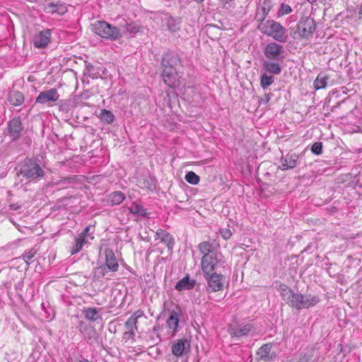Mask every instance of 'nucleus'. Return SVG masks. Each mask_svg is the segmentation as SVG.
Masks as SVG:
<instances>
[{
	"instance_id": "nucleus-30",
	"label": "nucleus",
	"mask_w": 362,
	"mask_h": 362,
	"mask_svg": "<svg viewBox=\"0 0 362 362\" xmlns=\"http://www.w3.org/2000/svg\"><path fill=\"white\" fill-rule=\"evenodd\" d=\"M329 78L328 76L319 74L313 83L315 90L325 88L327 85V81Z\"/></svg>"
},
{
	"instance_id": "nucleus-42",
	"label": "nucleus",
	"mask_w": 362,
	"mask_h": 362,
	"mask_svg": "<svg viewBox=\"0 0 362 362\" xmlns=\"http://www.w3.org/2000/svg\"><path fill=\"white\" fill-rule=\"evenodd\" d=\"M220 234L225 240H228L232 236V232L228 228H223L220 230Z\"/></svg>"
},
{
	"instance_id": "nucleus-7",
	"label": "nucleus",
	"mask_w": 362,
	"mask_h": 362,
	"mask_svg": "<svg viewBox=\"0 0 362 362\" xmlns=\"http://www.w3.org/2000/svg\"><path fill=\"white\" fill-rule=\"evenodd\" d=\"M299 36L303 39H308L313 36L316 29V23L313 18L303 16L297 24Z\"/></svg>"
},
{
	"instance_id": "nucleus-15",
	"label": "nucleus",
	"mask_w": 362,
	"mask_h": 362,
	"mask_svg": "<svg viewBox=\"0 0 362 362\" xmlns=\"http://www.w3.org/2000/svg\"><path fill=\"white\" fill-rule=\"evenodd\" d=\"M21 118L20 117L13 118L8 124V133L13 140L20 137L23 129Z\"/></svg>"
},
{
	"instance_id": "nucleus-41",
	"label": "nucleus",
	"mask_w": 362,
	"mask_h": 362,
	"mask_svg": "<svg viewBox=\"0 0 362 362\" xmlns=\"http://www.w3.org/2000/svg\"><path fill=\"white\" fill-rule=\"evenodd\" d=\"M35 251H29L26 254H24V262L27 264H30L32 263H34L35 260L33 259V257H35Z\"/></svg>"
},
{
	"instance_id": "nucleus-53",
	"label": "nucleus",
	"mask_w": 362,
	"mask_h": 362,
	"mask_svg": "<svg viewBox=\"0 0 362 362\" xmlns=\"http://www.w3.org/2000/svg\"><path fill=\"white\" fill-rule=\"evenodd\" d=\"M18 173H23V169L21 168H19Z\"/></svg>"
},
{
	"instance_id": "nucleus-55",
	"label": "nucleus",
	"mask_w": 362,
	"mask_h": 362,
	"mask_svg": "<svg viewBox=\"0 0 362 362\" xmlns=\"http://www.w3.org/2000/svg\"><path fill=\"white\" fill-rule=\"evenodd\" d=\"M71 179L72 178L68 177V178H65L64 180H69V182H70V180H71Z\"/></svg>"
},
{
	"instance_id": "nucleus-54",
	"label": "nucleus",
	"mask_w": 362,
	"mask_h": 362,
	"mask_svg": "<svg viewBox=\"0 0 362 362\" xmlns=\"http://www.w3.org/2000/svg\"><path fill=\"white\" fill-rule=\"evenodd\" d=\"M194 1H197V3H201L204 1V0H194Z\"/></svg>"
},
{
	"instance_id": "nucleus-8",
	"label": "nucleus",
	"mask_w": 362,
	"mask_h": 362,
	"mask_svg": "<svg viewBox=\"0 0 362 362\" xmlns=\"http://www.w3.org/2000/svg\"><path fill=\"white\" fill-rule=\"evenodd\" d=\"M77 328L88 344L93 345L95 343H99L100 336L93 326L83 321H80Z\"/></svg>"
},
{
	"instance_id": "nucleus-11",
	"label": "nucleus",
	"mask_w": 362,
	"mask_h": 362,
	"mask_svg": "<svg viewBox=\"0 0 362 362\" xmlns=\"http://www.w3.org/2000/svg\"><path fill=\"white\" fill-rule=\"evenodd\" d=\"M272 345L269 343L263 344L257 351L258 362H271L276 357V353L272 351Z\"/></svg>"
},
{
	"instance_id": "nucleus-52",
	"label": "nucleus",
	"mask_w": 362,
	"mask_h": 362,
	"mask_svg": "<svg viewBox=\"0 0 362 362\" xmlns=\"http://www.w3.org/2000/svg\"><path fill=\"white\" fill-rule=\"evenodd\" d=\"M28 80L29 81H33V77L31 76H30L28 78Z\"/></svg>"
},
{
	"instance_id": "nucleus-37",
	"label": "nucleus",
	"mask_w": 362,
	"mask_h": 362,
	"mask_svg": "<svg viewBox=\"0 0 362 362\" xmlns=\"http://www.w3.org/2000/svg\"><path fill=\"white\" fill-rule=\"evenodd\" d=\"M185 180L191 185H197L199 182L200 178L193 171H189L186 173L185 177Z\"/></svg>"
},
{
	"instance_id": "nucleus-35",
	"label": "nucleus",
	"mask_w": 362,
	"mask_h": 362,
	"mask_svg": "<svg viewBox=\"0 0 362 362\" xmlns=\"http://www.w3.org/2000/svg\"><path fill=\"white\" fill-rule=\"evenodd\" d=\"M274 81V76L268 75L266 72L262 74L260 76V86L264 89L271 86Z\"/></svg>"
},
{
	"instance_id": "nucleus-47",
	"label": "nucleus",
	"mask_w": 362,
	"mask_h": 362,
	"mask_svg": "<svg viewBox=\"0 0 362 362\" xmlns=\"http://www.w3.org/2000/svg\"><path fill=\"white\" fill-rule=\"evenodd\" d=\"M35 295V291L33 287L28 288L26 291V296L28 298H30V300L33 299V296Z\"/></svg>"
},
{
	"instance_id": "nucleus-14",
	"label": "nucleus",
	"mask_w": 362,
	"mask_h": 362,
	"mask_svg": "<svg viewBox=\"0 0 362 362\" xmlns=\"http://www.w3.org/2000/svg\"><path fill=\"white\" fill-rule=\"evenodd\" d=\"M156 239L166 245L168 251L172 252L175 245V239L170 233L159 228L156 233Z\"/></svg>"
},
{
	"instance_id": "nucleus-40",
	"label": "nucleus",
	"mask_w": 362,
	"mask_h": 362,
	"mask_svg": "<svg viewBox=\"0 0 362 362\" xmlns=\"http://www.w3.org/2000/svg\"><path fill=\"white\" fill-rule=\"evenodd\" d=\"M291 11H292V8L289 5L285 4H281L280 6V8L278 11V16H282L286 14H288V13H291Z\"/></svg>"
},
{
	"instance_id": "nucleus-18",
	"label": "nucleus",
	"mask_w": 362,
	"mask_h": 362,
	"mask_svg": "<svg viewBox=\"0 0 362 362\" xmlns=\"http://www.w3.org/2000/svg\"><path fill=\"white\" fill-rule=\"evenodd\" d=\"M299 156L296 153L287 154L281 159V165L279 167L282 170H287L294 168L298 163Z\"/></svg>"
},
{
	"instance_id": "nucleus-1",
	"label": "nucleus",
	"mask_w": 362,
	"mask_h": 362,
	"mask_svg": "<svg viewBox=\"0 0 362 362\" xmlns=\"http://www.w3.org/2000/svg\"><path fill=\"white\" fill-rule=\"evenodd\" d=\"M199 250L202 254L201 268L203 276L206 281L207 292L222 291L224 287V276L215 272L218 263L221 261V254L216 250L214 244L209 241H202L198 245Z\"/></svg>"
},
{
	"instance_id": "nucleus-27",
	"label": "nucleus",
	"mask_w": 362,
	"mask_h": 362,
	"mask_svg": "<svg viewBox=\"0 0 362 362\" xmlns=\"http://www.w3.org/2000/svg\"><path fill=\"white\" fill-rule=\"evenodd\" d=\"M315 355V349L308 348L300 353L299 358L297 362H313Z\"/></svg>"
},
{
	"instance_id": "nucleus-31",
	"label": "nucleus",
	"mask_w": 362,
	"mask_h": 362,
	"mask_svg": "<svg viewBox=\"0 0 362 362\" xmlns=\"http://www.w3.org/2000/svg\"><path fill=\"white\" fill-rule=\"evenodd\" d=\"M83 314L87 320L90 321H95L99 317L98 310L96 308H84Z\"/></svg>"
},
{
	"instance_id": "nucleus-29",
	"label": "nucleus",
	"mask_w": 362,
	"mask_h": 362,
	"mask_svg": "<svg viewBox=\"0 0 362 362\" xmlns=\"http://www.w3.org/2000/svg\"><path fill=\"white\" fill-rule=\"evenodd\" d=\"M179 323L178 314L176 311L170 312V316L167 320V326L170 329H173L174 332L177 331Z\"/></svg>"
},
{
	"instance_id": "nucleus-23",
	"label": "nucleus",
	"mask_w": 362,
	"mask_h": 362,
	"mask_svg": "<svg viewBox=\"0 0 362 362\" xmlns=\"http://www.w3.org/2000/svg\"><path fill=\"white\" fill-rule=\"evenodd\" d=\"M195 284L196 281L194 279H190L189 275L187 274L176 283L175 288L178 291L191 290L194 288Z\"/></svg>"
},
{
	"instance_id": "nucleus-20",
	"label": "nucleus",
	"mask_w": 362,
	"mask_h": 362,
	"mask_svg": "<svg viewBox=\"0 0 362 362\" xmlns=\"http://www.w3.org/2000/svg\"><path fill=\"white\" fill-rule=\"evenodd\" d=\"M189 346L187 339H180L175 341L171 346V351L174 356L178 357L183 355L185 349Z\"/></svg>"
},
{
	"instance_id": "nucleus-21",
	"label": "nucleus",
	"mask_w": 362,
	"mask_h": 362,
	"mask_svg": "<svg viewBox=\"0 0 362 362\" xmlns=\"http://www.w3.org/2000/svg\"><path fill=\"white\" fill-rule=\"evenodd\" d=\"M144 315L142 310H138L133 313L129 319L126 321L124 326L127 330L136 332L138 329V319Z\"/></svg>"
},
{
	"instance_id": "nucleus-50",
	"label": "nucleus",
	"mask_w": 362,
	"mask_h": 362,
	"mask_svg": "<svg viewBox=\"0 0 362 362\" xmlns=\"http://www.w3.org/2000/svg\"><path fill=\"white\" fill-rule=\"evenodd\" d=\"M358 15H359L360 18H362V3L361 4L360 8H359Z\"/></svg>"
},
{
	"instance_id": "nucleus-38",
	"label": "nucleus",
	"mask_w": 362,
	"mask_h": 362,
	"mask_svg": "<svg viewBox=\"0 0 362 362\" xmlns=\"http://www.w3.org/2000/svg\"><path fill=\"white\" fill-rule=\"evenodd\" d=\"M311 152L317 156L322 153V143L321 141L315 142L310 148Z\"/></svg>"
},
{
	"instance_id": "nucleus-25",
	"label": "nucleus",
	"mask_w": 362,
	"mask_h": 362,
	"mask_svg": "<svg viewBox=\"0 0 362 362\" xmlns=\"http://www.w3.org/2000/svg\"><path fill=\"white\" fill-rule=\"evenodd\" d=\"M17 85V83L13 85V89L10 91L8 97V101L15 106L21 105L23 103V94L15 89Z\"/></svg>"
},
{
	"instance_id": "nucleus-4",
	"label": "nucleus",
	"mask_w": 362,
	"mask_h": 362,
	"mask_svg": "<svg viewBox=\"0 0 362 362\" xmlns=\"http://www.w3.org/2000/svg\"><path fill=\"white\" fill-rule=\"evenodd\" d=\"M41 160L36 156L24 160V178L29 182H37L43 178L45 172Z\"/></svg>"
},
{
	"instance_id": "nucleus-22",
	"label": "nucleus",
	"mask_w": 362,
	"mask_h": 362,
	"mask_svg": "<svg viewBox=\"0 0 362 362\" xmlns=\"http://www.w3.org/2000/svg\"><path fill=\"white\" fill-rule=\"evenodd\" d=\"M138 185L142 189L153 191L156 189V180L148 173L143 174L138 180Z\"/></svg>"
},
{
	"instance_id": "nucleus-3",
	"label": "nucleus",
	"mask_w": 362,
	"mask_h": 362,
	"mask_svg": "<svg viewBox=\"0 0 362 362\" xmlns=\"http://www.w3.org/2000/svg\"><path fill=\"white\" fill-rule=\"evenodd\" d=\"M277 289L283 300L291 307L297 310L313 307L320 301V298L317 296H313L311 294L303 295L298 293H296L293 290L284 284H280Z\"/></svg>"
},
{
	"instance_id": "nucleus-10",
	"label": "nucleus",
	"mask_w": 362,
	"mask_h": 362,
	"mask_svg": "<svg viewBox=\"0 0 362 362\" xmlns=\"http://www.w3.org/2000/svg\"><path fill=\"white\" fill-rule=\"evenodd\" d=\"M51 31L49 29L40 31L35 35L33 38V44L35 47L43 49L46 47L51 41Z\"/></svg>"
},
{
	"instance_id": "nucleus-24",
	"label": "nucleus",
	"mask_w": 362,
	"mask_h": 362,
	"mask_svg": "<svg viewBox=\"0 0 362 362\" xmlns=\"http://www.w3.org/2000/svg\"><path fill=\"white\" fill-rule=\"evenodd\" d=\"M180 21L179 18L167 16L163 20V25L166 27L170 33H175L180 30Z\"/></svg>"
},
{
	"instance_id": "nucleus-9",
	"label": "nucleus",
	"mask_w": 362,
	"mask_h": 362,
	"mask_svg": "<svg viewBox=\"0 0 362 362\" xmlns=\"http://www.w3.org/2000/svg\"><path fill=\"white\" fill-rule=\"evenodd\" d=\"M284 52V47L281 45L272 42L268 43L263 51L266 60L279 61L284 57L282 54Z\"/></svg>"
},
{
	"instance_id": "nucleus-39",
	"label": "nucleus",
	"mask_w": 362,
	"mask_h": 362,
	"mask_svg": "<svg viewBox=\"0 0 362 362\" xmlns=\"http://www.w3.org/2000/svg\"><path fill=\"white\" fill-rule=\"evenodd\" d=\"M139 31V27L132 23H126L124 27V32L125 33L133 34Z\"/></svg>"
},
{
	"instance_id": "nucleus-34",
	"label": "nucleus",
	"mask_w": 362,
	"mask_h": 362,
	"mask_svg": "<svg viewBox=\"0 0 362 362\" xmlns=\"http://www.w3.org/2000/svg\"><path fill=\"white\" fill-rule=\"evenodd\" d=\"M100 118L103 122L111 124L115 120V115L110 110L104 109L100 113Z\"/></svg>"
},
{
	"instance_id": "nucleus-48",
	"label": "nucleus",
	"mask_w": 362,
	"mask_h": 362,
	"mask_svg": "<svg viewBox=\"0 0 362 362\" xmlns=\"http://www.w3.org/2000/svg\"><path fill=\"white\" fill-rule=\"evenodd\" d=\"M23 141H24V144L30 145L32 142V139L30 136H24Z\"/></svg>"
},
{
	"instance_id": "nucleus-13",
	"label": "nucleus",
	"mask_w": 362,
	"mask_h": 362,
	"mask_svg": "<svg viewBox=\"0 0 362 362\" xmlns=\"http://www.w3.org/2000/svg\"><path fill=\"white\" fill-rule=\"evenodd\" d=\"M252 327V325L249 323L230 325L228 327V332L233 337H240L246 336Z\"/></svg>"
},
{
	"instance_id": "nucleus-12",
	"label": "nucleus",
	"mask_w": 362,
	"mask_h": 362,
	"mask_svg": "<svg viewBox=\"0 0 362 362\" xmlns=\"http://www.w3.org/2000/svg\"><path fill=\"white\" fill-rule=\"evenodd\" d=\"M59 98V95L56 88H50L40 93L35 100V103L40 104H47L51 102H56Z\"/></svg>"
},
{
	"instance_id": "nucleus-28",
	"label": "nucleus",
	"mask_w": 362,
	"mask_h": 362,
	"mask_svg": "<svg viewBox=\"0 0 362 362\" xmlns=\"http://www.w3.org/2000/svg\"><path fill=\"white\" fill-rule=\"evenodd\" d=\"M130 213L137 216L148 217V214L142 204H134L129 207Z\"/></svg>"
},
{
	"instance_id": "nucleus-26",
	"label": "nucleus",
	"mask_w": 362,
	"mask_h": 362,
	"mask_svg": "<svg viewBox=\"0 0 362 362\" xmlns=\"http://www.w3.org/2000/svg\"><path fill=\"white\" fill-rule=\"evenodd\" d=\"M125 199V195L121 191H116L112 192L109 195L108 202L111 206L119 205Z\"/></svg>"
},
{
	"instance_id": "nucleus-36",
	"label": "nucleus",
	"mask_w": 362,
	"mask_h": 362,
	"mask_svg": "<svg viewBox=\"0 0 362 362\" xmlns=\"http://www.w3.org/2000/svg\"><path fill=\"white\" fill-rule=\"evenodd\" d=\"M272 7V1L270 0H264L262 2V5L260 8V11L262 12V16L259 20L261 22L266 21L265 18L269 14L271 8Z\"/></svg>"
},
{
	"instance_id": "nucleus-2",
	"label": "nucleus",
	"mask_w": 362,
	"mask_h": 362,
	"mask_svg": "<svg viewBox=\"0 0 362 362\" xmlns=\"http://www.w3.org/2000/svg\"><path fill=\"white\" fill-rule=\"evenodd\" d=\"M161 64L164 83L170 88L178 87L183 80L184 69L180 56L173 52H166L163 55Z\"/></svg>"
},
{
	"instance_id": "nucleus-6",
	"label": "nucleus",
	"mask_w": 362,
	"mask_h": 362,
	"mask_svg": "<svg viewBox=\"0 0 362 362\" xmlns=\"http://www.w3.org/2000/svg\"><path fill=\"white\" fill-rule=\"evenodd\" d=\"M91 30L100 37L111 40H116L122 37L121 31L118 28L103 21H98L93 23Z\"/></svg>"
},
{
	"instance_id": "nucleus-44",
	"label": "nucleus",
	"mask_w": 362,
	"mask_h": 362,
	"mask_svg": "<svg viewBox=\"0 0 362 362\" xmlns=\"http://www.w3.org/2000/svg\"><path fill=\"white\" fill-rule=\"evenodd\" d=\"M273 94L272 93H266L261 98L260 103L263 104L267 103L270 99L272 98V96Z\"/></svg>"
},
{
	"instance_id": "nucleus-43",
	"label": "nucleus",
	"mask_w": 362,
	"mask_h": 362,
	"mask_svg": "<svg viewBox=\"0 0 362 362\" xmlns=\"http://www.w3.org/2000/svg\"><path fill=\"white\" fill-rule=\"evenodd\" d=\"M86 69L88 70V73L90 76H91L93 78H97V74L98 73V72L97 73H94V71H95L94 66H93L90 64H88V65H86Z\"/></svg>"
},
{
	"instance_id": "nucleus-51",
	"label": "nucleus",
	"mask_w": 362,
	"mask_h": 362,
	"mask_svg": "<svg viewBox=\"0 0 362 362\" xmlns=\"http://www.w3.org/2000/svg\"><path fill=\"white\" fill-rule=\"evenodd\" d=\"M13 224L16 225V228L18 229V230L21 231V228H20L21 226L19 224H16L15 222H13Z\"/></svg>"
},
{
	"instance_id": "nucleus-16",
	"label": "nucleus",
	"mask_w": 362,
	"mask_h": 362,
	"mask_svg": "<svg viewBox=\"0 0 362 362\" xmlns=\"http://www.w3.org/2000/svg\"><path fill=\"white\" fill-rule=\"evenodd\" d=\"M262 69L266 73L273 75H279L282 71V66L279 61L264 60Z\"/></svg>"
},
{
	"instance_id": "nucleus-5",
	"label": "nucleus",
	"mask_w": 362,
	"mask_h": 362,
	"mask_svg": "<svg viewBox=\"0 0 362 362\" xmlns=\"http://www.w3.org/2000/svg\"><path fill=\"white\" fill-rule=\"evenodd\" d=\"M258 29L264 34L273 37L280 42H285L287 40L285 28L280 23L273 20H267L260 23Z\"/></svg>"
},
{
	"instance_id": "nucleus-33",
	"label": "nucleus",
	"mask_w": 362,
	"mask_h": 362,
	"mask_svg": "<svg viewBox=\"0 0 362 362\" xmlns=\"http://www.w3.org/2000/svg\"><path fill=\"white\" fill-rule=\"evenodd\" d=\"M87 242L88 241L86 239L82 238L78 236L75 239L74 245H73V247L71 249V255H75V254L78 253V252H80L82 250L83 246L85 244H86Z\"/></svg>"
},
{
	"instance_id": "nucleus-32",
	"label": "nucleus",
	"mask_w": 362,
	"mask_h": 362,
	"mask_svg": "<svg viewBox=\"0 0 362 362\" xmlns=\"http://www.w3.org/2000/svg\"><path fill=\"white\" fill-rule=\"evenodd\" d=\"M108 269L104 265L96 267L93 272V280L100 281L107 274Z\"/></svg>"
},
{
	"instance_id": "nucleus-19",
	"label": "nucleus",
	"mask_w": 362,
	"mask_h": 362,
	"mask_svg": "<svg viewBox=\"0 0 362 362\" xmlns=\"http://www.w3.org/2000/svg\"><path fill=\"white\" fill-rule=\"evenodd\" d=\"M45 9L48 13L52 14L56 13L59 16H63L68 11L66 4L61 3L60 1L49 3L45 6Z\"/></svg>"
},
{
	"instance_id": "nucleus-45",
	"label": "nucleus",
	"mask_w": 362,
	"mask_h": 362,
	"mask_svg": "<svg viewBox=\"0 0 362 362\" xmlns=\"http://www.w3.org/2000/svg\"><path fill=\"white\" fill-rule=\"evenodd\" d=\"M135 332L127 330L123 335V338L125 339H134Z\"/></svg>"
},
{
	"instance_id": "nucleus-46",
	"label": "nucleus",
	"mask_w": 362,
	"mask_h": 362,
	"mask_svg": "<svg viewBox=\"0 0 362 362\" xmlns=\"http://www.w3.org/2000/svg\"><path fill=\"white\" fill-rule=\"evenodd\" d=\"M90 228L91 226H87L78 235L79 237L82 238H85L86 239L88 235V233L90 230Z\"/></svg>"
},
{
	"instance_id": "nucleus-17",
	"label": "nucleus",
	"mask_w": 362,
	"mask_h": 362,
	"mask_svg": "<svg viewBox=\"0 0 362 362\" xmlns=\"http://www.w3.org/2000/svg\"><path fill=\"white\" fill-rule=\"evenodd\" d=\"M105 264H104L109 271L115 272L118 270L119 264L115 253L111 249H106L105 250Z\"/></svg>"
},
{
	"instance_id": "nucleus-49",
	"label": "nucleus",
	"mask_w": 362,
	"mask_h": 362,
	"mask_svg": "<svg viewBox=\"0 0 362 362\" xmlns=\"http://www.w3.org/2000/svg\"><path fill=\"white\" fill-rule=\"evenodd\" d=\"M161 329V327L160 326L159 324H156V325H154V327H153V332L154 333H157L160 329Z\"/></svg>"
}]
</instances>
